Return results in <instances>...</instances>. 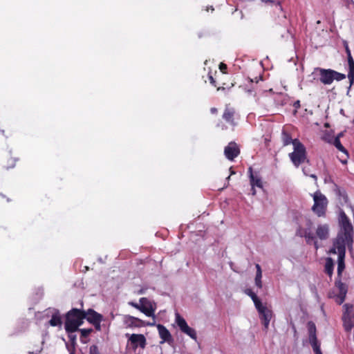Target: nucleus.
I'll return each instance as SVG.
<instances>
[{"label": "nucleus", "mask_w": 354, "mask_h": 354, "mask_svg": "<svg viewBox=\"0 0 354 354\" xmlns=\"http://www.w3.org/2000/svg\"><path fill=\"white\" fill-rule=\"evenodd\" d=\"M339 230L333 243V247H348L350 251L353 249V227L350 219L344 212H341L339 217Z\"/></svg>", "instance_id": "obj_1"}, {"label": "nucleus", "mask_w": 354, "mask_h": 354, "mask_svg": "<svg viewBox=\"0 0 354 354\" xmlns=\"http://www.w3.org/2000/svg\"><path fill=\"white\" fill-rule=\"evenodd\" d=\"M85 311L77 308H72L66 314L64 328L67 333H75L84 323L86 317Z\"/></svg>", "instance_id": "obj_2"}, {"label": "nucleus", "mask_w": 354, "mask_h": 354, "mask_svg": "<svg viewBox=\"0 0 354 354\" xmlns=\"http://www.w3.org/2000/svg\"><path fill=\"white\" fill-rule=\"evenodd\" d=\"M288 156L296 167H299L300 165L308 161L306 147L299 139H295L293 142V151Z\"/></svg>", "instance_id": "obj_3"}, {"label": "nucleus", "mask_w": 354, "mask_h": 354, "mask_svg": "<svg viewBox=\"0 0 354 354\" xmlns=\"http://www.w3.org/2000/svg\"><path fill=\"white\" fill-rule=\"evenodd\" d=\"M315 72H318L319 81L324 84H330L334 80L341 81L346 78V75L339 73L333 69H325L322 68H315Z\"/></svg>", "instance_id": "obj_4"}, {"label": "nucleus", "mask_w": 354, "mask_h": 354, "mask_svg": "<svg viewBox=\"0 0 354 354\" xmlns=\"http://www.w3.org/2000/svg\"><path fill=\"white\" fill-rule=\"evenodd\" d=\"M313 196L314 204L312 207V211L318 217H324L328 203L327 198L319 190L315 192Z\"/></svg>", "instance_id": "obj_5"}, {"label": "nucleus", "mask_w": 354, "mask_h": 354, "mask_svg": "<svg viewBox=\"0 0 354 354\" xmlns=\"http://www.w3.org/2000/svg\"><path fill=\"white\" fill-rule=\"evenodd\" d=\"M343 308V326L346 332H351L354 327V307L353 304H345Z\"/></svg>", "instance_id": "obj_6"}, {"label": "nucleus", "mask_w": 354, "mask_h": 354, "mask_svg": "<svg viewBox=\"0 0 354 354\" xmlns=\"http://www.w3.org/2000/svg\"><path fill=\"white\" fill-rule=\"evenodd\" d=\"M335 287L339 291L338 294H335L333 292H330L328 294L329 297L334 298L335 301L338 305H341L345 301L348 292V287L346 283L342 281V278L338 277H337L335 279Z\"/></svg>", "instance_id": "obj_7"}, {"label": "nucleus", "mask_w": 354, "mask_h": 354, "mask_svg": "<svg viewBox=\"0 0 354 354\" xmlns=\"http://www.w3.org/2000/svg\"><path fill=\"white\" fill-rule=\"evenodd\" d=\"M222 118L227 124L234 128L238 124L240 115L234 107L227 104L223 111Z\"/></svg>", "instance_id": "obj_8"}, {"label": "nucleus", "mask_w": 354, "mask_h": 354, "mask_svg": "<svg viewBox=\"0 0 354 354\" xmlns=\"http://www.w3.org/2000/svg\"><path fill=\"white\" fill-rule=\"evenodd\" d=\"M330 252L333 254H338L337 261V277L342 278V273L345 268L344 258L346 254V248L342 247L335 248L333 247L330 250Z\"/></svg>", "instance_id": "obj_9"}, {"label": "nucleus", "mask_w": 354, "mask_h": 354, "mask_svg": "<svg viewBox=\"0 0 354 354\" xmlns=\"http://www.w3.org/2000/svg\"><path fill=\"white\" fill-rule=\"evenodd\" d=\"M127 337H129L128 341L131 343V347L133 350H136L138 347H140L144 349L147 345V339L142 334H126Z\"/></svg>", "instance_id": "obj_10"}, {"label": "nucleus", "mask_w": 354, "mask_h": 354, "mask_svg": "<svg viewBox=\"0 0 354 354\" xmlns=\"http://www.w3.org/2000/svg\"><path fill=\"white\" fill-rule=\"evenodd\" d=\"M123 322L127 328H140L145 326L154 325V324L145 323L143 320L131 315H125Z\"/></svg>", "instance_id": "obj_11"}, {"label": "nucleus", "mask_w": 354, "mask_h": 354, "mask_svg": "<svg viewBox=\"0 0 354 354\" xmlns=\"http://www.w3.org/2000/svg\"><path fill=\"white\" fill-rule=\"evenodd\" d=\"M240 148L235 142H230L224 149V154L229 160H234L240 154Z\"/></svg>", "instance_id": "obj_12"}, {"label": "nucleus", "mask_w": 354, "mask_h": 354, "mask_svg": "<svg viewBox=\"0 0 354 354\" xmlns=\"http://www.w3.org/2000/svg\"><path fill=\"white\" fill-rule=\"evenodd\" d=\"M140 311L147 317H153L156 308L153 307L151 302L146 297L140 299Z\"/></svg>", "instance_id": "obj_13"}, {"label": "nucleus", "mask_w": 354, "mask_h": 354, "mask_svg": "<svg viewBox=\"0 0 354 354\" xmlns=\"http://www.w3.org/2000/svg\"><path fill=\"white\" fill-rule=\"evenodd\" d=\"M296 235L300 237H305L306 243L308 244L313 243L315 249L317 250L319 248L318 242L316 239L315 236H314V234L310 231H308L307 230H304L301 227H299L296 232Z\"/></svg>", "instance_id": "obj_14"}, {"label": "nucleus", "mask_w": 354, "mask_h": 354, "mask_svg": "<svg viewBox=\"0 0 354 354\" xmlns=\"http://www.w3.org/2000/svg\"><path fill=\"white\" fill-rule=\"evenodd\" d=\"M157 328L160 337L162 339V341L160 342L161 344L163 342H167L169 344L173 342L174 339L172 336L169 330L165 326L162 324H158Z\"/></svg>", "instance_id": "obj_15"}, {"label": "nucleus", "mask_w": 354, "mask_h": 354, "mask_svg": "<svg viewBox=\"0 0 354 354\" xmlns=\"http://www.w3.org/2000/svg\"><path fill=\"white\" fill-rule=\"evenodd\" d=\"M248 172L250 173V185L252 186V194H256V190L254 189V187H257L259 188H263V183L261 180V178L259 176H254L252 173V168L250 167L248 169Z\"/></svg>", "instance_id": "obj_16"}, {"label": "nucleus", "mask_w": 354, "mask_h": 354, "mask_svg": "<svg viewBox=\"0 0 354 354\" xmlns=\"http://www.w3.org/2000/svg\"><path fill=\"white\" fill-rule=\"evenodd\" d=\"M320 240H326L329 237V226L328 224L318 225L316 229V236Z\"/></svg>", "instance_id": "obj_17"}, {"label": "nucleus", "mask_w": 354, "mask_h": 354, "mask_svg": "<svg viewBox=\"0 0 354 354\" xmlns=\"http://www.w3.org/2000/svg\"><path fill=\"white\" fill-rule=\"evenodd\" d=\"M85 314L86 315L85 319L91 324L98 320H103V316L92 308L85 311Z\"/></svg>", "instance_id": "obj_18"}, {"label": "nucleus", "mask_w": 354, "mask_h": 354, "mask_svg": "<svg viewBox=\"0 0 354 354\" xmlns=\"http://www.w3.org/2000/svg\"><path fill=\"white\" fill-rule=\"evenodd\" d=\"M262 324L265 330H268L270 322L272 317V311L270 309H265L263 312L259 313Z\"/></svg>", "instance_id": "obj_19"}, {"label": "nucleus", "mask_w": 354, "mask_h": 354, "mask_svg": "<svg viewBox=\"0 0 354 354\" xmlns=\"http://www.w3.org/2000/svg\"><path fill=\"white\" fill-rule=\"evenodd\" d=\"M333 145L338 150H339L340 151L343 152V153L345 154V158L344 159L339 158V160L342 164L346 165L347 163L348 158L349 156H348V153L347 150L342 145V143L340 142L339 136L335 137L334 142H333Z\"/></svg>", "instance_id": "obj_20"}, {"label": "nucleus", "mask_w": 354, "mask_h": 354, "mask_svg": "<svg viewBox=\"0 0 354 354\" xmlns=\"http://www.w3.org/2000/svg\"><path fill=\"white\" fill-rule=\"evenodd\" d=\"M309 342L318 340L317 338V328L314 322L310 321L307 324Z\"/></svg>", "instance_id": "obj_21"}, {"label": "nucleus", "mask_w": 354, "mask_h": 354, "mask_svg": "<svg viewBox=\"0 0 354 354\" xmlns=\"http://www.w3.org/2000/svg\"><path fill=\"white\" fill-rule=\"evenodd\" d=\"M281 140L283 143V146H288L290 144L293 145V142L295 139H292L290 133L286 129H283L281 136Z\"/></svg>", "instance_id": "obj_22"}, {"label": "nucleus", "mask_w": 354, "mask_h": 354, "mask_svg": "<svg viewBox=\"0 0 354 354\" xmlns=\"http://www.w3.org/2000/svg\"><path fill=\"white\" fill-rule=\"evenodd\" d=\"M334 269V262L333 260L328 257L326 259L324 271L330 277H332Z\"/></svg>", "instance_id": "obj_23"}, {"label": "nucleus", "mask_w": 354, "mask_h": 354, "mask_svg": "<svg viewBox=\"0 0 354 354\" xmlns=\"http://www.w3.org/2000/svg\"><path fill=\"white\" fill-rule=\"evenodd\" d=\"M62 324V318L59 315V311H56L53 315L51 319L49 321V324L51 326H59Z\"/></svg>", "instance_id": "obj_24"}, {"label": "nucleus", "mask_w": 354, "mask_h": 354, "mask_svg": "<svg viewBox=\"0 0 354 354\" xmlns=\"http://www.w3.org/2000/svg\"><path fill=\"white\" fill-rule=\"evenodd\" d=\"M255 267L257 269L256 276H255V279H254L255 284L259 288H261L263 286L262 281H261V278H262L261 268L259 264H256Z\"/></svg>", "instance_id": "obj_25"}, {"label": "nucleus", "mask_w": 354, "mask_h": 354, "mask_svg": "<svg viewBox=\"0 0 354 354\" xmlns=\"http://www.w3.org/2000/svg\"><path fill=\"white\" fill-rule=\"evenodd\" d=\"M348 78L349 80V86L347 90V95H349V93L351 88V86L354 85V64L348 66Z\"/></svg>", "instance_id": "obj_26"}, {"label": "nucleus", "mask_w": 354, "mask_h": 354, "mask_svg": "<svg viewBox=\"0 0 354 354\" xmlns=\"http://www.w3.org/2000/svg\"><path fill=\"white\" fill-rule=\"evenodd\" d=\"M81 333L80 341L82 344H86L87 342L86 340H84V338H87L88 335L93 332L92 328H82L80 329Z\"/></svg>", "instance_id": "obj_27"}, {"label": "nucleus", "mask_w": 354, "mask_h": 354, "mask_svg": "<svg viewBox=\"0 0 354 354\" xmlns=\"http://www.w3.org/2000/svg\"><path fill=\"white\" fill-rule=\"evenodd\" d=\"M181 331L189 335L193 339L196 340L197 338L196 330L194 328L189 327L188 325L183 330H181Z\"/></svg>", "instance_id": "obj_28"}, {"label": "nucleus", "mask_w": 354, "mask_h": 354, "mask_svg": "<svg viewBox=\"0 0 354 354\" xmlns=\"http://www.w3.org/2000/svg\"><path fill=\"white\" fill-rule=\"evenodd\" d=\"M176 322L180 330L187 326L185 319L183 317H182L178 313L176 314Z\"/></svg>", "instance_id": "obj_29"}, {"label": "nucleus", "mask_w": 354, "mask_h": 354, "mask_svg": "<svg viewBox=\"0 0 354 354\" xmlns=\"http://www.w3.org/2000/svg\"><path fill=\"white\" fill-rule=\"evenodd\" d=\"M17 160V158L15 157H12L11 155L7 157V162L5 164L4 167L6 169H9L13 168L15 166V162Z\"/></svg>", "instance_id": "obj_30"}, {"label": "nucleus", "mask_w": 354, "mask_h": 354, "mask_svg": "<svg viewBox=\"0 0 354 354\" xmlns=\"http://www.w3.org/2000/svg\"><path fill=\"white\" fill-rule=\"evenodd\" d=\"M309 342H310V344L313 348V350L315 354L322 353L321 348H320V344L318 340L311 341Z\"/></svg>", "instance_id": "obj_31"}, {"label": "nucleus", "mask_w": 354, "mask_h": 354, "mask_svg": "<svg viewBox=\"0 0 354 354\" xmlns=\"http://www.w3.org/2000/svg\"><path fill=\"white\" fill-rule=\"evenodd\" d=\"M68 337L73 346V352H71V354H75L76 335L73 333H68Z\"/></svg>", "instance_id": "obj_32"}, {"label": "nucleus", "mask_w": 354, "mask_h": 354, "mask_svg": "<svg viewBox=\"0 0 354 354\" xmlns=\"http://www.w3.org/2000/svg\"><path fill=\"white\" fill-rule=\"evenodd\" d=\"M346 53L347 55L348 59V66L354 65V59L351 55V50L349 49L348 46L346 44L345 46Z\"/></svg>", "instance_id": "obj_33"}, {"label": "nucleus", "mask_w": 354, "mask_h": 354, "mask_svg": "<svg viewBox=\"0 0 354 354\" xmlns=\"http://www.w3.org/2000/svg\"><path fill=\"white\" fill-rule=\"evenodd\" d=\"M253 302L259 313L261 311L263 312L265 309L267 308L266 306H263L261 300L259 298L253 301Z\"/></svg>", "instance_id": "obj_34"}, {"label": "nucleus", "mask_w": 354, "mask_h": 354, "mask_svg": "<svg viewBox=\"0 0 354 354\" xmlns=\"http://www.w3.org/2000/svg\"><path fill=\"white\" fill-rule=\"evenodd\" d=\"M245 293L250 297V298L252 299V301H254L255 299H258L259 297L257 296V295L250 288L246 289L245 290Z\"/></svg>", "instance_id": "obj_35"}, {"label": "nucleus", "mask_w": 354, "mask_h": 354, "mask_svg": "<svg viewBox=\"0 0 354 354\" xmlns=\"http://www.w3.org/2000/svg\"><path fill=\"white\" fill-rule=\"evenodd\" d=\"M261 1L263 2H266V3H274L277 6H278L280 10L282 9L280 0H261Z\"/></svg>", "instance_id": "obj_36"}, {"label": "nucleus", "mask_w": 354, "mask_h": 354, "mask_svg": "<svg viewBox=\"0 0 354 354\" xmlns=\"http://www.w3.org/2000/svg\"><path fill=\"white\" fill-rule=\"evenodd\" d=\"M89 354H100L97 346L92 345L89 349Z\"/></svg>", "instance_id": "obj_37"}, {"label": "nucleus", "mask_w": 354, "mask_h": 354, "mask_svg": "<svg viewBox=\"0 0 354 354\" xmlns=\"http://www.w3.org/2000/svg\"><path fill=\"white\" fill-rule=\"evenodd\" d=\"M219 69L220 71L223 73H227V66L225 64L221 62L220 64H219Z\"/></svg>", "instance_id": "obj_38"}, {"label": "nucleus", "mask_w": 354, "mask_h": 354, "mask_svg": "<svg viewBox=\"0 0 354 354\" xmlns=\"http://www.w3.org/2000/svg\"><path fill=\"white\" fill-rule=\"evenodd\" d=\"M102 320H98L92 324L94 326L96 330L100 331L101 330V322Z\"/></svg>", "instance_id": "obj_39"}, {"label": "nucleus", "mask_w": 354, "mask_h": 354, "mask_svg": "<svg viewBox=\"0 0 354 354\" xmlns=\"http://www.w3.org/2000/svg\"><path fill=\"white\" fill-rule=\"evenodd\" d=\"M209 80L212 86H216V82L211 74H209Z\"/></svg>", "instance_id": "obj_40"}, {"label": "nucleus", "mask_w": 354, "mask_h": 354, "mask_svg": "<svg viewBox=\"0 0 354 354\" xmlns=\"http://www.w3.org/2000/svg\"><path fill=\"white\" fill-rule=\"evenodd\" d=\"M129 304L131 306H133V308L138 309L140 310V304H137V303H135L133 301H130L129 302Z\"/></svg>", "instance_id": "obj_41"}, {"label": "nucleus", "mask_w": 354, "mask_h": 354, "mask_svg": "<svg viewBox=\"0 0 354 354\" xmlns=\"http://www.w3.org/2000/svg\"><path fill=\"white\" fill-rule=\"evenodd\" d=\"M338 194L339 196H342L344 198H347V196L345 192H342V191L339 189H338Z\"/></svg>", "instance_id": "obj_42"}, {"label": "nucleus", "mask_w": 354, "mask_h": 354, "mask_svg": "<svg viewBox=\"0 0 354 354\" xmlns=\"http://www.w3.org/2000/svg\"><path fill=\"white\" fill-rule=\"evenodd\" d=\"M205 10L207 12H208L209 10H211L212 12H213L214 10V8L212 6H206Z\"/></svg>", "instance_id": "obj_43"}, {"label": "nucleus", "mask_w": 354, "mask_h": 354, "mask_svg": "<svg viewBox=\"0 0 354 354\" xmlns=\"http://www.w3.org/2000/svg\"><path fill=\"white\" fill-rule=\"evenodd\" d=\"M210 112H211V113H212V114H216V113H217V112H218V110H217V109H216V108H215V107H212V108H211V109H210Z\"/></svg>", "instance_id": "obj_44"}, {"label": "nucleus", "mask_w": 354, "mask_h": 354, "mask_svg": "<svg viewBox=\"0 0 354 354\" xmlns=\"http://www.w3.org/2000/svg\"><path fill=\"white\" fill-rule=\"evenodd\" d=\"M294 106L296 107V108H299L300 106L299 101H297L296 102H295Z\"/></svg>", "instance_id": "obj_45"}, {"label": "nucleus", "mask_w": 354, "mask_h": 354, "mask_svg": "<svg viewBox=\"0 0 354 354\" xmlns=\"http://www.w3.org/2000/svg\"><path fill=\"white\" fill-rule=\"evenodd\" d=\"M67 348H68V351L71 353V352H73V346H71V344L70 346H68L67 345Z\"/></svg>", "instance_id": "obj_46"}, {"label": "nucleus", "mask_w": 354, "mask_h": 354, "mask_svg": "<svg viewBox=\"0 0 354 354\" xmlns=\"http://www.w3.org/2000/svg\"><path fill=\"white\" fill-rule=\"evenodd\" d=\"M347 6L349 5L350 3H353V0H344Z\"/></svg>", "instance_id": "obj_47"}, {"label": "nucleus", "mask_w": 354, "mask_h": 354, "mask_svg": "<svg viewBox=\"0 0 354 354\" xmlns=\"http://www.w3.org/2000/svg\"><path fill=\"white\" fill-rule=\"evenodd\" d=\"M310 177L313 178V179H315V180H317V177L315 174H311Z\"/></svg>", "instance_id": "obj_48"}, {"label": "nucleus", "mask_w": 354, "mask_h": 354, "mask_svg": "<svg viewBox=\"0 0 354 354\" xmlns=\"http://www.w3.org/2000/svg\"><path fill=\"white\" fill-rule=\"evenodd\" d=\"M221 90H225V88L223 86H219L217 88V91H221Z\"/></svg>", "instance_id": "obj_49"}, {"label": "nucleus", "mask_w": 354, "mask_h": 354, "mask_svg": "<svg viewBox=\"0 0 354 354\" xmlns=\"http://www.w3.org/2000/svg\"><path fill=\"white\" fill-rule=\"evenodd\" d=\"M0 131L2 133V134L6 137H8V135H6L5 134V130L2 129V130H0Z\"/></svg>", "instance_id": "obj_50"}, {"label": "nucleus", "mask_w": 354, "mask_h": 354, "mask_svg": "<svg viewBox=\"0 0 354 354\" xmlns=\"http://www.w3.org/2000/svg\"><path fill=\"white\" fill-rule=\"evenodd\" d=\"M308 223L309 226L310 227V226H311V225H312V222L309 220V221H308Z\"/></svg>", "instance_id": "obj_51"}, {"label": "nucleus", "mask_w": 354, "mask_h": 354, "mask_svg": "<svg viewBox=\"0 0 354 354\" xmlns=\"http://www.w3.org/2000/svg\"><path fill=\"white\" fill-rule=\"evenodd\" d=\"M339 158L344 159L345 158V154L344 153V155L342 157H340Z\"/></svg>", "instance_id": "obj_52"}, {"label": "nucleus", "mask_w": 354, "mask_h": 354, "mask_svg": "<svg viewBox=\"0 0 354 354\" xmlns=\"http://www.w3.org/2000/svg\"><path fill=\"white\" fill-rule=\"evenodd\" d=\"M342 136V133H339L337 136H339V138Z\"/></svg>", "instance_id": "obj_53"}, {"label": "nucleus", "mask_w": 354, "mask_h": 354, "mask_svg": "<svg viewBox=\"0 0 354 354\" xmlns=\"http://www.w3.org/2000/svg\"><path fill=\"white\" fill-rule=\"evenodd\" d=\"M321 354H322V353H321Z\"/></svg>", "instance_id": "obj_54"}]
</instances>
